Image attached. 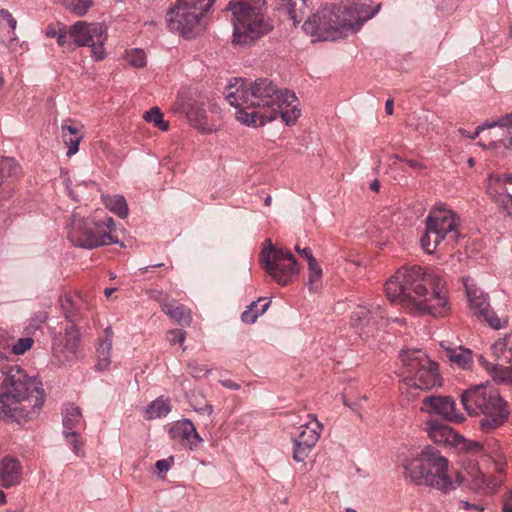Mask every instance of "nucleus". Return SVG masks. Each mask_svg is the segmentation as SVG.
Instances as JSON below:
<instances>
[{"label":"nucleus","instance_id":"f257e3e1","mask_svg":"<svg viewBox=\"0 0 512 512\" xmlns=\"http://www.w3.org/2000/svg\"><path fill=\"white\" fill-rule=\"evenodd\" d=\"M226 85V101L235 107V118L248 127H262L278 116L286 125L295 124L301 110L294 92L280 89L268 78H258L249 85L242 78Z\"/></svg>","mask_w":512,"mask_h":512},{"label":"nucleus","instance_id":"f03ea898","mask_svg":"<svg viewBox=\"0 0 512 512\" xmlns=\"http://www.w3.org/2000/svg\"><path fill=\"white\" fill-rule=\"evenodd\" d=\"M387 299L411 314L445 317L450 311L445 285L420 266L399 269L385 283Z\"/></svg>","mask_w":512,"mask_h":512},{"label":"nucleus","instance_id":"7ed1b4c3","mask_svg":"<svg viewBox=\"0 0 512 512\" xmlns=\"http://www.w3.org/2000/svg\"><path fill=\"white\" fill-rule=\"evenodd\" d=\"M0 379V419L9 418L18 424L35 420L46 398L41 381L17 365L0 371Z\"/></svg>","mask_w":512,"mask_h":512},{"label":"nucleus","instance_id":"20e7f679","mask_svg":"<svg viewBox=\"0 0 512 512\" xmlns=\"http://www.w3.org/2000/svg\"><path fill=\"white\" fill-rule=\"evenodd\" d=\"M405 478L417 486L430 487L447 494L460 485L454 483L448 475V460L434 446L427 445L412 459L404 464Z\"/></svg>","mask_w":512,"mask_h":512},{"label":"nucleus","instance_id":"39448f33","mask_svg":"<svg viewBox=\"0 0 512 512\" xmlns=\"http://www.w3.org/2000/svg\"><path fill=\"white\" fill-rule=\"evenodd\" d=\"M266 0L230 1L227 10L232 12L234 47H248L270 33L273 22L265 15Z\"/></svg>","mask_w":512,"mask_h":512},{"label":"nucleus","instance_id":"423d86ee","mask_svg":"<svg viewBox=\"0 0 512 512\" xmlns=\"http://www.w3.org/2000/svg\"><path fill=\"white\" fill-rule=\"evenodd\" d=\"M461 403L469 415L482 416L479 427L485 433L502 426L510 414L498 391L487 384L466 389L461 395Z\"/></svg>","mask_w":512,"mask_h":512},{"label":"nucleus","instance_id":"0eeeda50","mask_svg":"<svg viewBox=\"0 0 512 512\" xmlns=\"http://www.w3.org/2000/svg\"><path fill=\"white\" fill-rule=\"evenodd\" d=\"M404 382L409 388L428 391L442 385L438 365L421 350L401 351Z\"/></svg>","mask_w":512,"mask_h":512},{"label":"nucleus","instance_id":"6e6552de","mask_svg":"<svg viewBox=\"0 0 512 512\" xmlns=\"http://www.w3.org/2000/svg\"><path fill=\"white\" fill-rule=\"evenodd\" d=\"M259 262L264 271L281 286L293 282L299 274L294 255L290 251L276 248L270 239L263 243Z\"/></svg>","mask_w":512,"mask_h":512},{"label":"nucleus","instance_id":"1a4fd4ad","mask_svg":"<svg viewBox=\"0 0 512 512\" xmlns=\"http://www.w3.org/2000/svg\"><path fill=\"white\" fill-rule=\"evenodd\" d=\"M68 239L80 248L94 249L99 246L118 243L112 235L103 230V225L93 218H84L74 213L68 229Z\"/></svg>","mask_w":512,"mask_h":512},{"label":"nucleus","instance_id":"9d476101","mask_svg":"<svg viewBox=\"0 0 512 512\" xmlns=\"http://www.w3.org/2000/svg\"><path fill=\"white\" fill-rule=\"evenodd\" d=\"M302 27L314 41H335L347 33L339 6L335 5L316 12Z\"/></svg>","mask_w":512,"mask_h":512},{"label":"nucleus","instance_id":"9b49d317","mask_svg":"<svg viewBox=\"0 0 512 512\" xmlns=\"http://www.w3.org/2000/svg\"><path fill=\"white\" fill-rule=\"evenodd\" d=\"M69 37L78 47H90L95 61H101L105 58L106 53L103 46L108 35L106 28L102 24H89L84 21H78L70 27Z\"/></svg>","mask_w":512,"mask_h":512},{"label":"nucleus","instance_id":"f8f14e48","mask_svg":"<svg viewBox=\"0 0 512 512\" xmlns=\"http://www.w3.org/2000/svg\"><path fill=\"white\" fill-rule=\"evenodd\" d=\"M205 14L176 4L166 13L167 25L171 32L185 39H192L203 31L202 18Z\"/></svg>","mask_w":512,"mask_h":512},{"label":"nucleus","instance_id":"ddd939ff","mask_svg":"<svg viewBox=\"0 0 512 512\" xmlns=\"http://www.w3.org/2000/svg\"><path fill=\"white\" fill-rule=\"evenodd\" d=\"M301 432L293 437V459L305 463L312 449L318 442L323 425L313 416L312 422L301 425Z\"/></svg>","mask_w":512,"mask_h":512},{"label":"nucleus","instance_id":"4468645a","mask_svg":"<svg viewBox=\"0 0 512 512\" xmlns=\"http://www.w3.org/2000/svg\"><path fill=\"white\" fill-rule=\"evenodd\" d=\"M426 224L435 231V243H440L446 239L454 242L458 237L457 220L450 210L439 209L430 212Z\"/></svg>","mask_w":512,"mask_h":512},{"label":"nucleus","instance_id":"2eb2a0df","mask_svg":"<svg viewBox=\"0 0 512 512\" xmlns=\"http://www.w3.org/2000/svg\"><path fill=\"white\" fill-rule=\"evenodd\" d=\"M420 410L428 414L439 415L443 419L456 424L465 420L463 414L456 412L455 401L451 396H427L422 400Z\"/></svg>","mask_w":512,"mask_h":512},{"label":"nucleus","instance_id":"dca6fc26","mask_svg":"<svg viewBox=\"0 0 512 512\" xmlns=\"http://www.w3.org/2000/svg\"><path fill=\"white\" fill-rule=\"evenodd\" d=\"M381 3L375 7L364 3H354L349 6H339L342 14L344 27L347 32H357L363 24L373 18L381 9Z\"/></svg>","mask_w":512,"mask_h":512},{"label":"nucleus","instance_id":"f3484780","mask_svg":"<svg viewBox=\"0 0 512 512\" xmlns=\"http://www.w3.org/2000/svg\"><path fill=\"white\" fill-rule=\"evenodd\" d=\"M168 433L172 439L179 441L183 446L189 447L190 450L196 449L202 442V438L189 419L175 422Z\"/></svg>","mask_w":512,"mask_h":512},{"label":"nucleus","instance_id":"a211bd4d","mask_svg":"<svg viewBox=\"0 0 512 512\" xmlns=\"http://www.w3.org/2000/svg\"><path fill=\"white\" fill-rule=\"evenodd\" d=\"M174 111L180 112L186 115L188 121L195 127L212 131V129L207 128L206 125V112L201 105L196 104L190 100H187L183 97H178L174 107Z\"/></svg>","mask_w":512,"mask_h":512},{"label":"nucleus","instance_id":"6ab92c4d","mask_svg":"<svg viewBox=\"0 0 512 512\" xmlns=\"http://www.w3.org/2000/svg\"><path fill=\"white\" fill-rule=\"evenodd\" d=\"M426 431L434 443L455 446L459 441L460 434L449 425L437 420H427Z\"/></svg>","mask_w":512,"mask_h":512},{"label":"nucleus","instance_id":"aec40b11","mask_svg":"<svg viewBox=\"0 0 512 512\" xmlns=\"http://www.w3.org/2000/svg\"><path fill=\"white\" fill-rule=\"evenodd\" d=\"M79 343V331L74 324H71L66 327L64 335L55 343V349L62 353L66 360H71L77 354Z\"/></svg>","mask_w":512,"mask_h":512},{"label":"nucleus","instance_id":"412c9836","mask_svg":"<svg viewBox=\"0 0 512 512\" xmlns=\"http://www.w3.org/2000/svg\"><path fill=\"white\" fill-rule=\"evenodd\" d=\"M20 462L11 457H5L0 465V483L5 488H10L20 482Z\"/></svg>","mask_w":512,"mask_h":512},{"label":"nucleus","instance_id":"4be33fe9","mask_svg":"<svg viewBox=\"0 0 512 512\" xmlns=\"http://www.w3.org/2000/svg\"><path fill=\"white\" fill-rule=\"evenodd\" d=\"M384 313L380 306L373 307L372 309L367 308L366 306L359 305L352 312L351 315V325L353 327L359 326H374L377 324L378 319H383Z\"/></svg>","mask_w":512,"mask_h":512},{"label":"nucleus","instance_id":"5701e85b","mask_svg":"<svg viewBox=\"0 0 512 512\" xmlns=\"http://www.w3.org/2000/svg\"><path fill=\"white\" fill-rule=\"evenodd\" d=\"M62 138L67 146V156L71 157L79 150V144L83 139V133L77 126L68 125L66 122L61 125Z\"/></svg>","mask_w":512,"mask_h":512},{"label":"nucleus","instance_id":"b1692460","mask_svg":"<svg viewBox=\"0 0 512 512\" xmlns=\"http://www.w3.org/2000/svg\"><path fill=\"white\" fill-rule=\"evenodd\" d=\"M497 125L500 128L507 130V133L510 136V138L508 144L505 145L507 147L512 146V112L503 116L498 122L486 123L483 126H478L473 133H467L466 130L464 129H460L459 132L470 139H475L479 135L480 131L483 130L485 127L492 128Z\"/></svg>","mask_w":512,"mask_h":512},{"label":"nucleus","instance_id":"393cba45","mask_svg":"<svg viewBox=\"0 0 512 512\" xmlns=\"http://www.w3.org/2000/svg\"><path fill=\"white\" fill-rule=\"evenodd\" d=\"M270 304V300L260 297L258 300L253 301L241 314V320L244 323L253 324L268 309Z\"/></svg>","mask_w":512,"mask_h":512},{"label":"nucleus","instance_id":"a878e982","mask_svg":"<svg viewBox=\"0 0 512 512\" xmlns=\"http://www.w3.org/2000/svg\"><path fill=\"white\" fill-rule=\"evenodd\" d=\"M164 313L181 326H190L192 322L191 310L184 305L172 306L166 304Z\"/></svg>","mask_w":512,"mask_h":512},{"label":"nucleus","instance_id":"bb28decb","mask_svg":"<svg viewBox=\"0 0 512 512\" xmlns=\"http://www.w3.org/2000/svg\"><path fill=\"white\" fill-rule=\"evenodd\" d=\"M441 346L445 349L446 357L451 362L457 364L459 367L466 368L467 365L471 362V350L464 348L462 346L456 348L445 347L443 343H441Z\"/></svg>","mask_w":512,"mask_h":512},{"label":"nucleus","instance_id":"cd10ccee","mask_svg":"<svg viewBox=\"0 0 512 512\" xmlns=\"http://www.w3.org/2000/svg\"><path fill=\"white\" fill-rule=\"evenodd\" d=\"M62 414L63 430L74 431L83 422L81 410L74 404H67Z\"/></svg>","mask_w":512,"mask_h":512},{"label":"nucleus","instance_id":"c85d7f7f","mask_svg":"<svg viewBox=\"0 0 512 512\" xmlns=\"http://www.w3.org/2000/svg\"><path fill=\"white\" fill-rule=\"evenodd\" d=\"M107 209L118 215L120 218H126L129 212L128 204L121 195L102 196Z\"/></svg>","mask_w":512,"mask_h":512},{"label":"nucleus","instance_id":"c756f323","mask_svg":"<svg viewBox=\"0 0 512 512\" xmlns=\"http://www.w3.org/2000/svg\"><path fill=\"white\" fill-rule=\"evenodd\" d=\"M20 172V166L14 158H0V186L4 179L16 177Z\"/></svg>","mask_w":512,"mask_h":512},{"label":"nucleus","instance_id":"7c9ffc66","mask_svg":"<svg viewBox=\"0 0 512 512\" xmlns=\"http://www.w3.org/2000/svg\"><path fill=\"white\" fill-rule=\"evenodd\" d=\"M170 411L171 407L169 402L167 400H164L162 397L157 398L156 400L151 402L146 408L148 419L164 417Z\"/></svg>","mask_w":512,"mask_h":512},{"label":"nucleus","instance_id":"2f4dec72","mask_svg":"<svg viewBox=\"0 0 512 512\" xmlns=\"http://www.w3.org/2000/svg\"><path fill=\"white\" fill-rule=\"evenodd\" d=\"M467 297L470 307L475 314L479 316L487 314L489 311V303L486 297H484L482 294L476 295V291H472L470 289H467Z\"/></svg>","mask_w":512,"mask_h":512},{"label":"nucleus","instance_id":"473e14b6","mask_svg":"<svg viewBox=\"0 0 512 512\" xmlns=\"http://www.w3.org/2000/svg\"><path fill=\"white\" fill-rule=\"evenodd\" d=\"M308 287L310 291H317L320 287L321 279H322V268L320 267L317 260L314 258L313 260L308 262Z\"/></svg>","mask_w":512,"mask_h":512},{"label":"nucleus","instance_id":"72a5a7b5","mask_svg":"<svg viewBox=\"0 0 512 512\" xmlns=\"http://www.w3.org/2000/svg\"><path fill=\"white\" fill-rule=\"evenodd\" d=\"M111 350L112 343L109 341L100 342L97 348L98 362L96 367L98 370H106L109 368L111 363Z\"/></svg>","mask_w":512,"mask_h":512},{"label":"nucleus","instance_id":"f704fd0d","mask_svg":"<svg viewBox=\"0 0 512 512\" xmlns=\"http://www.w3.org/2000/svg\"><path fill=\"white\" fill-rule=\"evenodd\" d=\"M502 182V177L496 174L489 175L487 179V185H486V193L489 195V197L492 199L493 202H495L499 207L502 206V204L505 201V195L498 192V190L494 187V184H498Z\"/></svg>","mask_w":512,"mask_h":512},{"label":"nucleus","instance_id":"c9c22d12","mask_svg":"<svg viewBox=\"0 0 512 512\" xmlns=\"http://www.w3.org/2000/svg\"><path fill=\"white\" fill-rule=\"evenodd\" d=\"M60 306L65 318L73 323L77 318V303L73 296L65 294L60 297Z\"/></svg>","mask_w":512,"mask_h":512},{"label":"nucleus","instance_id":"e433bc0d","mask_svg":"<svg viewBox=\"0 0 512 512\" xmlns=\"http://www.w3.org/2000/svg\"><path fill=\"white\" fill-rule=\"evenodd\" d=\"M143 118L145 121L153 123L155 127L162 131L169 129V122L163 119V114L158 107H152L149 111H146Z\"/></svg>","mask_w":512,"mask_h":512},{"label":"nucleus","instance_id":"4c0bfd02","mask_svg":"<svg viewBox=\"0 0 512 512\" xmlns=\"http://www.w3.org/2000/svg\"><path fill=\"white\" fill-rule=\"evenodd\" d=\"M64 5L76 16H84L93 5V0H64Z\"/></svg>","mask_w":512,"mask_h":512},{"label":"nucleus","instance_id":"58836bf2","mask_svg":"<svg viewBox=\"0 0 512 512\" xmlns=\"http://www.w3.org/2000/svg\"><path fill=\"white\" fill-rule=\"evenodd\" d=\"M0 27L7 28V34L10 40H15V29L17 27V20L6 9L0 10Z\"/></svg>","mask_w":512,"mask_h":512},{"label":"nucleus","instance_id":"ea45409f","mask_svg":"<svg viewBox=\"0 0 512 512\" xmlns=\"http://www.w3.org/2000/svg\"><path fill=\"white\" fill-rule=\"evenodd\" d=\"M454 447L472 455H479L483 451V446L480 442L467 440L462 435L459 436V441H457Z\"/></svg>","mask_w":512,"mask_h":512},{"label":"nucleus","instance_id":"a19ab883","mask_svg":"<svg viewBox=\"0 0 512 512\" xmlns=\"http://www.w3.org/2000/svg\"><path fill=\"white\" fill-rule=\"evenodd\" d=\"M214 2L215 0H177L176 4L205 14L210 10Z\"/></svg>","mask_w":512,"mask_h":512},{"label":"nucleus","instance_id":"79ce46f5","mask_svg":"<svg viewBox=\"0 0 512 512\" xmlns=\"http://www.w3.org/2000/svg\"><path fill=\"white\" fill-rule=\"evenodd\" d=\"M511 333L507 334L505 337L498 339L495 341L491 347L492 353L497 358L504 357L505 359H508V356L505 355L506 351L508 350L509 354L511 355Z\"/></svg>","mask_w":512,"mask_h":512},{"label":"nucleus","instance_id":"37998d69","mask_svg":"<svg viewBox=\"0 0 512 512\" xmlns=\"http://www.w3.org/2000/svg\"><path fill=\"white\" fill-rule=\"evenodd\" d=\"M125 59L135 68H142L146 65V54L142 49H132L127 51Z\"/></svg>","mask_w":512,"mask_h":512},{"label":"nucleus","instance_id":"c03bdc74","mask_svg":"<svg viewBox=\"0 0 512 512\" xmlns=\"http://www.w3.org/2000/svg\"><path fill=\"white\" fill-rule=\"evenodd\" d=\"M469 485L473 491L487 494V476L482 472L476 471V473L472 476Z\"/></svg>","mask_w":512,"mask_h":512},{"label":"nucleus","instance_id":"a18cd8bd","mask_svg":"<svg viewBox=\"0 0 512 512\" xmlns=\"http://www.w3.org/2000/svg\"><path fill=\"white\" fill-rule=\"evenodd\" d=\"M434 235H435V231L430 229V227L426 224V232L421 237L420 242H421L422 248L427 253H432L436 249V247L440 244V243L434 242Z\"/></svg>","mask_w":512,"mask_h":512},{"label":"nucleus","instance_id":"49530a36","mask_svg":"<svg viewBox=\"0 0 512 512\" xmlns=\"http://www.w3.org/2000/svg\"><path fill=\"white\" fill-rule=\"evenodd\" d=\"M189 374L196 379H201L206 377L211 369H209L206 365L198 363L197 361H190L187 364Z\"/></svg>","mask_w":512,"mask_h":512},{"label":"nucleus","instance_id":"de8ad7c7","mask_svg":"<svg viewBox=\"0 0 512 512\" xmlns=\"http://www.w3.org/2000/svg\"><path fill=\"white\" fill-rule=\"evenodd\" d=\"M33 342L30 337L20 338L16 343L10 344V350L14 355H22L32 347Z\"/></svg>","mask_w":512,"mask_h":512},{"label":"nucleus","instance_id":"09e8293b","mask_svg":"<svg viewBox=\"0 0 512 512\" xmlns=\"http://www.w3.org/2000/svg\"><path fill=\"white\" fill-rule=\"evenodd\" d=\"M63 435L67 439L68 443L72 446L73 452L77 456H82L81 442L79 440V434L76 431L63 430Z\"/></svg>","mask_w":512,"mask_h":512},{"label":"nucleus","instance_id":"8fccbe9b","mask_svg":"<svg viewBox=\"0 0 512 512\" xmlns=\"http://www.w3.org/2000/svg\"><path fill=\"white\" fill-rule=\"evenodd\" d=\"M12 340L6 330L0 329V360L5 358L6 350L10 349V341Z\"/></svg>","mask_w":512,"mask_h":512},{"label":"nucleus","instance_id":"3c124183","mask_svg":"<svg viewBox=\"0 0 512 512\" xmlns=\"http://www.w3.org/2000/svg\"><path fill=\"white\" fill-rule=\"evenodd\" d=\"M186 333L181 329H173L168 331L167 339L171 345H175L176 343L182 344L185 340Z\"/></svg>","mask_w":512,"mask_h":512},{"label":"nucleus","instance_id":"603ef678","mask_svg":"<svg viewBox=\"0 0 512 512\" xmlns=\"http://www.w3.org/2000/svg\"><path fill=\"white\" fill-rule=\"evenodd\" d=\"M68 36H69V31L60 30L56 37L57 43L60 47L67 49V50H71L76 45L74 44V41L71 42L68 40Z\"/></svg>","mask_w":512,"mask_h":512},{"label":"nucleus","instance_id":"864d4df0","mask_svg":"<svg viewBox=\"0 0 512 512\" xmlns=\"http://www.w3.org/2000/svg\"><path fill=\"white\" fill-rule=\"evenodd\" d=\"M496 377L502 382L512 384V366L498 368L496 371Z\"/></svg>","mask_w":512,"mask_h":512},{"label":"nucleus","instance_id":"5fc2aeb1","mask_svg":"<svg viewBox=\"0 0 512 512\" xmlns=\"http://www.w3.org/2000/svg\"><path fill=\"white\" fill-rule=\"evenodd\" d=\"M502 482H503V480L500 476L487 477V484H488L487 494H493L496 491H498V489L502 485Z\"/></svg>","mask_w":512,"mask_h":512},{"label":"nucleus","instance_id":"6e6d98bb","mask_svg":"<svg viewBox=\"0 0 512 512\" xmlns=\"http://www.w3.org/2000/svg\"><path fill=\"white\" fill-rule=\"evenodd\" d=\"M173 463V458L158 460L155 464L158 474L167 472Z\"/></svg>","mask_w":512,"mask_h":512},{"label":"nucleus","instance_id":"4d7b16f0","mask_svg":"<svg viewBox=\"0 0 512 512\" xmlns=\"http://www.w3.org/2000/svg\"><path fill=\"white\" fill-rule=\"evenodd\" d=\"M505 193V201L500 208L505 212L506 216L512 218V194L507 189H505Z\"/></svg>","mask_w":512,"mask_h":512},{"label":"nucleus","instance_id":"13d9d810","mask_svg":"<svg viewBox=\"0 0 512 512\" xmlns=\"http://www.w3.org/2000/svg\"><path fill=\"white\" fill-rule=\"evenodd\" d=\"M485 321L489 323V325L494 329L501 328L500 319L494 314V312H491L490 310L487 312V314H484L482 316Z\"/></svg>","mask_w":512,"mask_h":512},{"label":"nucleus","instance_id":"bf43d9fd","mask_svg":"<svg viewBox=\"0 0 512 512\" xmlns=\"http://www.w3.org/2000/svg\"><path fill=\"white\" fill-rule=\"evenodd\" d=\"M295 251L301 255L302 257H304L307 262L311 261L314 259V256L312 254V251L309 247H305V248H300L299 245H296L295 246Z\"/></svg>","mask_w":512,"mask_h":512},{"label":"nucleus","instance_id":"052dcab7","mask_svg":"<svg viewBox=\"0 0 512 512\" xmlns=\"http://www.w3.org/2000/svg\"><path fill=\"white\" fill-rule=\"evenodd\" d=\"M100 224L103 225V230L107 231L111 235L112 230L114 229L115 223L113 218L108 217L105 219V221H98Z\"/></svg>","mask_w":512,"mask_h":512},{"label":"nucleus","instance_id":"680f3d73","mask_svg":"<svg viewBox=\"0 0 512 512\" xmlns=\"http://www.w3.org/2000/svg\"><path fill=\"white\" fill-rule=\"evenodd\" d=\"M502 512H512V490L504 500Z\"/></svg>","mask_w":512,"mask_h":512},{"label":"nucleus","instance_id":"e2e57ef3","mask_svg":"<svg viewBox=\"0 0 512 512\" xmlns=\"http://www.w3.org/2000/svg\"><path fill=\"white\" fill-rule=\"evenodd\" d=\"M404 162L412 169H423L425 166L413 159H405Z\"/></svg>","mask_w":512,"mask_h":512},{"label":"nucleus","instance_id":"0e129e2a","mask_svg":"<svg viewBox=\"0 0 512 512\" xmlns=\"http://www.w3.org/2000/svg\"><path fill=\"white\" fill-rule=\"evenodd\" d=\"M47 319V314L45 312H40L38 314L35 315V317L33 318V322H36L37 325L39 326L40 324L44 323Z\"/></svg>","mask_w":512,"mask_h":512},{"label":"nucleus","instance_id":"69168bd1","mask_svg":"<svg viewBox=\"0 0 512 512\" xmlns=\"http://www.w3.org/2000/svg\"><path fill=\"white\" fill-rule=\"evenodd\" d=\"M394 110V101L393 99H388L385 103V111L388 115H392Z\"/></svg>","mask_w":512,"mask_h":512},{"label":"nucleus","instance_id":"338daca9","mask_svg":"<svg viewBox=\"0 0 512 512\" xmlns=\"http://www.w3.org/2000/svg\"><path fill=\"white\" fill-rule=\"evenodd\" d=\"M102 341H109L110 343H112L113 331H112L111 326H108L107 328H105V338Z\"/></svg>","mask_w":512,"mask_h":512},{"label":"nucleus","instance_id":"774afa93","mask_svg":"<svg viewBox=\"0 0 512 512\" xmlns=\"http://www.w3.org/2000/svg\"><path fill=\"white\" fill-rule=\"evenodd\" d=\"M59 31L57 32L54 28L48 27L46 30V36L49 38L57 37Z\"/></svg>","mask_w":512,"mask_h":512}]
</instances>
